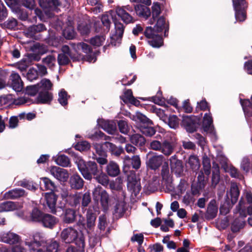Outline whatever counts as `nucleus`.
<instances>
[{
	"label": "nucleus",
	"mask_w": 252,
	"mask_h": 252,
	"mask_svg": "<svg viewBox=\"0 0 252 252\" xmlns=\"http://www.w3.org/2000/svg\"><path fill=\"white\" fill-rule=\"evenodd\" d=\"M156 21V24L153 28L147 27L146 28L144 35L148 39V42L151 46L154 48H159L163 43L162 37L159 33L164 31V36H167L169 24L166 23V19L163 16L159 17Z\"/></svg>",
	"instance_id": "nucleus-1"
},
{
	"label": "nucleus",
	"mask_w": 252,
	"mask_h": 252,
	"mask_svg": "<svg viewBox=\"0 0 252 252\" xmlns=\"http://www.w3.org/2000/svg\"><path fill=\"white\" fill-rule=\"evenodd\" d=\"M76 163L83 177L89 181L94 178L102 169L101 166L99 167L97 163L93 161L86 162L83 159L78 158Z\"/></svg>",
	"instance_id": "nucleus-2"
},
{
	"label": "nucleus",
	"mask_w": 252,
	"mask_h": 252,
	"mask_svg": "<svg viewBox=\"0 0 252 252\" xmlns=\"http://www.w3.org/2000/svg\"><path fill=\"white\" fill-rule=\"evenodd\" d=\"M60 237L62 241L65 243H74L79 248H84L85 246L83 235L79 234L76 229L71 227L63 229L61 233Z\"/></svg>",
	"instance_id": "nucleus-3"
},
{
	"label": "nucleus",
	"mask_w": 252,
	"mask_h": 252,
	"mask_svg": "<svg viewBox=\"0 0 252 252\" xmlns=\"http://www.w3.org/2000/svg\"><path fill=\"white\" fill-rule=\"evenodd\" d=\"M175 148L173 142L166 139L162 142L158 139L152 140L150 143L149 149L161 153L165 156H170L174 152Z\"/></svg>",
	"instance_id": "nucleus-4"
},
{
	"label": "nucleus",
	"mask_w": 252,
	"mask_h": 252,
	"mask_svg": "<svg viewBox=\"0 0 252 252\" xmlns=\"http://www.w3.org/2000/svg\"><path fill=\"white\" fill-rule=\"evenodd\" d=\"M91 202V194L89 192H86L84 193L82 192H75L71 194L69 197L68 203L72 207H77L80 205L84 208L89 205Z\"/></svg>",
	"instance_id": "nucleus-5"
},
{
	"label": "nucleus",
	"mask_w": 252,
	"mask_h": 252,
	"mask_svg": "<svg viewBox=\"0 0 252 252\" xmlns=\"http://www.w3.org/2000/svg\"><path fill=\"white\" fill-rule=\"evenodd\" d=\"M141 165V160L139 156L135 155L131 158L128 156H125L124 159L123 172L124 174L135 172L133 169L138 170L140 168Z\"/></svg>",
	"instance_id": "nucleus-6"
},
{
	"label": "nucleus",
	"mask_w": 252,
	"mask_h": 252,
	"mask_svg": "<svg viewBox=\"0 0 252 252\" xmlns=\"http://www.w3.org/2000/svg\"><path fill=\"white\" fill-rule=\"evenodd\" d=\"M115 11L117 15L125 24H128L134 22L135 20L131 14V13L134 14V11L131 5L117 6Z\"/></svg>",
	"instance_id": "nucleus-7"
},
{
	"label": "nucleus",
	"mask_w": 252,
	"mask_h": 252,
	"mask_svg": "<svg viewBox=\"0 0 252 252\" xmlns=\"http://www.w3.org/2000/svg\"><path fill=\"white\" fill-rule=\"evenodd\" d=\"M46 240L44 234L40 232H36L32 236V240L26 239L25 244L29 247L30 250H35L40 246H45Z\"/></svg>",
	"instance_id": "nucleus-8"
},
{
	"label": "nucleus",
	"mask_w": 252,
	"mask_h": 252,
	"mask_svg": "<svg viewBox=\"0 0 252 252\" xmlns=\"http://www.w3.org/2000/svg\"><path fill=\"white\" fill-rule=\"evenodd\" d=\"M235 11V18L237 21H244L246 17L245 9L247 7L245 0H232Z\"/></svg>",
	"instance_id": "nucleus-9"
},
{
	"label": "nucleus",
	"mask_w": 252,
	"mask_h": 252,
	"mask_svg": "<svg viewBox=\"0 0 252 252\" xmlns=\"http://www.w3.org/2000/svg\"><path fill=\"white\" fill-rule=\"evenodd\" d=\"M94 197L98 195L100 197V202L104 211H107L109 209L110 198L108 193L105 190L102 189V188L98 186L94 189L93 191Z\"/></svg>",
	"instance_id": "nucleus-10"
},
{
	"label": "nucleus",
	"mask_w": 252,
	"mask_h": 252,
	"mask_svg": "<svg viewBox=\"0 0 252 252\" xmlns=\"http://www.w3.org/2000/svg\"><path fill=\"white\" fill-rule=\"evenodd\" d=\"M127 178V188L135 193H138L141 189L140 180H137L135 176V172L125 174Z\"/></svg>",
	"instance_id": "nucleus-11"
},
{
	"label": "nucleus",
	"mask_w": 252,
	"mask_h": 252,
	"mask_svg": "<svg viewBox=\"0 0 252 252\" xmlns=\"http://www.w3.org/2000/svg\"><path fill=\"white\" fill-rule=\"evenodd\" d=\"M95 212L94 207V206H89L86 214V223H82L83 227H84L85 229L91 230L94 227L95 221L96 218Z\"/></svg>",
	"instance_id": "nucleus-12"
},
{
	"label": "nucleus",
	"mask_w": 252,
	"mask_h": 252,
	"mask_svg": "<svg viewBox=\"0 0 252 252\" xmlns=\"http://www.w3.org/2000/svg\"><path fill=\"white\" fill-rule=\"evenodd\" d=\"M50 173L57 180L65 182L67 180L69 174L66 170L58 166H52L49 169Z\"/></svg>",
	"instance_id": "nucleus-13"
},
{
	"label": "nucleus",
	"mask_w": 252,
	"mask_h": 252,
	"mask_svg": "<svg viewBox=\"0 0 252 252\" xmlns=\"http://www.w3.org/2000/svg\"><path fill=\"white\" fill-rule=\"evenodd\" d=\"M9 84L16 92H21L23 88V82L18 73L13 71L9 76Z\"/></svg>",
	"instance_id": "nucleus-14"
},
{
	"label": "nucleus",
	"mask_w": 252,
	"mask_h": 252,
	"mask_svg": "<svg viewBox=\"0 0 252 252\" xmlns=\"http://www.w3.org/2000/svg\"><path fill=\"white\" fill-rule=\"evenodd\" d=\"M171 169L178 176H180L183 173V165L181 160L178 159L175 155L170 158Z\"/></svg>",
	"instance_id": "nucleus-15"
},
{
	"label": "nucleus",
	"mask_w": 252,
	"mask_h": 252,
	"mask_svg": "<svg viewBox=\"0 0 252 252\" xmlns=\"http://www.w3.org/2000/svg\"><path fill=\"white\" fill-rule=\"evenodd\" d=\"M164 157L162 155L153 156L148 159L147 166L151 170H156L161 165Z\"/></svg>",
	"instance_id": "nucleus-16"
},
{
	"label": "nucleus",
	"mask_w": 252,
	"mask_h": 252,
	"mask_svg": "<svg viewBox=\"0 0 252 252\" xmlns=\"http://www.w3.org/2000/svg\"><path fill=\"white\" fill-rule=\"evenodd\" d=\"M182 123L185 129L189 133L193 132L197 128V120L195 117H185Z\"/></svg>",
	"instance_id": "nucleus-17"
},
{
	"label": "nucleus",
	"mask_w": 252,
	"mask_h": 252,
	"mask_svg": "<svg viewBox=\"0 0 252 252\" xmlns=\"http://www.w3.org/2000/svg\"><path fill=\"white\" fill-rule=\"evenodd\" d=\"M76 218V212L74 209L66 208L63 211L62 215L63 221L67 224L74 222Z\"/></svg>",
	"instance_id": "nucleus-18"
},
{
	"label": "nucleus",
	"mask_w": 252,
	"mask_h": 252,
	"mask_svg": "<svg viewBox=\"0 0 252 252\" xmlns=\"http://www.w3.org/2000/svg\"><path fill=\"white\" fill-rule=\"evenodd\" d=\"M133 9L137 16L146 20L151 15L150 8L146 5L137 4L134 6Z\"/></svg>",
	"instance_id": "nucleus-19"
},
{
	"label": "nucleus",
	"mask_w": 252,
	"mask_h": 252,
	"mask_svg": "<svg viewBox=\"0 0 252 252\" xmlns=\"http://www.w3.org/2000/svg\"><path fill=\"white\" fill-rule=\"evenodd\" d=\"M58 222V220L55 217L49 214H45L40 223L46 228L53 229Z\"/></svg>",
	"instance_id": "nucleus-20"
},
{
	"label": "nucleus",
	"mask_w": 252,
	"mask_h": 252,
	"mask_svg": "<svg viewBox=\"0 0 252 252\" xmlns=\"http://www.w3.org/2000/svg\"><path fill=\"white\" fill-rule=\"evenodd\" d=\"M46 30V28L45 25L43 24H39L37 25H32L29 27L25 31V34L28 37L34 38L36 33Z\"/></svg>",
	"instance_id": "nucleus-21"
},
{
	"label": "nucleus",
	"mask_w": 252,
	"mask_h": 252,
	"mask_svg": "<svg viewBox=\"0 0 252 252\" xmlns=\"http://www.w3.org/2000/svg\"><path fill=\"white\" fill-rule=\"evenodd\" d=\"M46 203L50 209V212L53 214H56V205L57 200V196L53 192L47 193L45 196Z\"/></svg>",
	"instance_id": "nucleus-22"
},
{
	"label": "nucleus",
	"mask_w": 252,
	"mask_h": 252,
	"mask_svg": "<svg viewBox=\"0 0 252 252\" xmlns=\"http://www.w3.org/2000/svg\"><path fill=\"white\" fill-rule=\"evenodd\" d=\"M216 203L215 200H212L209 203L205 214V218L207 220H212L216 217L218 213V207Z\"/></svg>",
	"instance_id": "nucleus-23"
},
{
	"label": "nucleus",
	"mask_w": 252,
	"mask_h": 252,
	"mask_svg": "<svg viewBox=\"0 0 252 252\" xmlns=\"http://www.w3.org/2000/svg\"><path fill=\"white\" fill-rule=\"evenodd\" d=\"M69 184L72 189H80L83 187L84 181L78 174H75L71 176Z\"/></svg>",
	"instance_id": "nucleus-24"
},
{
	"label": "nucleus",
	"mask_w": 252,
	"mask_h": 252,
	"mask_svg": "<svg viewBox=\"0 0 252 252\" xmlns=\"http://www.w3.org/2000/svg\"><path fill=\"white\" fill-rule=\"evenodd\" d=\"M25 194V191L21 189H15L10 190L4 195V197L7 199H15L24 196Z\"/></svg>",
	"instance_id": "nucleus-25"
},
{
	"label": "nucleus",
	"mask_w": 252,
	"mask_h": 252,
	"mask_svg": "<svg viewBox=\"0 0 252 252\" xmlns=\"http://www.w3.org/2000/svg\"><path fill=\"white\" fill-rule=\"evenodd\" d=\"M107 174L110 177H116L120 173V169L118 164L113 161H110L106 168Z\"/></svg>",
	"instance_id": "nucleus-26"
},
{
	"label": "nucleus",
	"mask_w": 252,
	"mask_h": 252,
	"mask_svg": "<svg viewBox=\"0 0 252 252\" xmlns=\"http://www.w3.org/2000/svg\"><path fill=\"white\" fill-rule=\"evenodd\" d=\"M101 127L109 134H113L117 130L116 123L112 121L103 120L100 124Z\"/></svg>",
	"instance_id": "nucleus-27"
},
{
	"label": "nucleus",
	"mask_w": 252,
	"mask_h": 252,
	"mask_svg": "<svg viewBox=\"0 0 252 252\" xmlns=\"http://www.w3.org/2000/svg\"><path fill=\"white\" fill-rule=\"evenodd\" d=\"M53 99L52 94L49 91H40L37 96V102L42 104H49Z\"/></svg>",
	"instance_id": "nucleus-28"
},
{
	"label": "nucleus",
	"mask_w": 252,
	"mask_h": 252,
	"mask_svg": "<svg viewBox=\"0 0 252 252\" xmlns=\"http://www.w3.org/2000/svg\"><path fill=\"white\" fill-rule=\"evenodd\" d=\"M151 12L152 17L150 20V23L153 24L156 20L160 16V14L161 12L160 4L158 2H153Z\"/></svg>",
	"instance_id": "nucleus-29"
},
{
	"label": "nucleus",
	"mask_w": 252,
	"mask_h": 252,
	"mask_svg": "<svg viewBox=\"0 0 252 252\" xmlns=\"http://www.w3.org/2000/svg\"><path fill=\"white\" fill-rule=\"evenodd\" d=\"M115 24V33L113 35L112 38L114 39L118 40L121 39L123 35L125 27L124 25L116 19L113 20Z\"/></svg>",
	"instance_id": "nucleus-30"
},
{
	"label": "nucleus",
	"mask_w": 252,
	"mask_h": 252,
	"mask_svg": "<svg viewBox=\"0 0 252 252\" xmlns=\"http://www.w3.org/2000/svg\"><path fill=\"white\" fill-rule=\"evenodd\" d=\"M2 240L4 243L14 244L19 242L20 237L15 233L9 232L3 235Z\"/></svg>",
	"instance_id": "nucleus-31"
},
{
	"label": "nucleus",
	"mask_w": 252,
	"mask_h": 252,
	"mask_svg": "<svg viewBox=\"0 0 252 252\" xmlns=\"http://www.w3.org/2000/svg\"><path fill=\"white\" fill-rule=\"evenodd\" d=\"M130 142L137 147H142L145 145L146 143V139L145 137L138 133L132 134L130 136Z\"/></svg>",
	"instance_id": "nucleus-32"
},
{
	"label": "nucleus",
	"mask_w": 252,
	"mask_h": 252,
	"mask_svg": "<svg viewBox=\"0 0 252 252\" xmlns=\"http://www.w3.org/2000/svg\"><path fill=\"white\" fill-rule=\"evenodd\" d=\"M18 204L12 201H5L0 204V212L12 211L18 209Z\"/></svg>",
	"instance_id": "nucleus-33"
},
{
	"label": "nucleus",
	"mask_w": 252,
	"mask_h": 252,
	"mask_svg": "<svg viewBox=\"0 0 252 252\" xmlns=\"http://www.w3.org/2000/svg\"><path fill=\"white\" fill-rule=\"evenodd\" d=\"M108 142H104L102 144H96L94 145L96 155L97 156L107 157V151H108V148L106 145Z\"/></svg>",
	"instance_id": "nucleus-34"
},
{
	"label": "nucleus",
	"mask_w": 252,
	"mask_h": 252,
	"mask_svg": "<svg viewBox=\"0 0 252 252\" xmlns=\"http://www.w3.org/2000/svg\"><path fill=\"white\" fill-rule=\"evenodd\" d=\"M213 119L211 113H206L203 117V127L204 131L208 132L212 130Z\"/></svg>",
	"instance_id": "nucleus-35"
},
{
	"label": "nucleus",
	"mask_w": 252,
	"mask_h": 252,
	"mask_svg": "<svg viewBox=\"0 0 252 252\" xmlns=\"http://www.w3.org/2000/svg\"><path fill=\"white\" fill-rule=\"evenodd\" d=\"M45 213L39 210L36 208L32 209L31 213V219L32 221L39 222L40 223Z\"/></svg>",
	"instance_id": "nucleus-36"
},
{
	"label": "nucleus",
	"mask_w": 252,
	"mask_h": 252,
	"mask_svg": "<svg viewBox=\"0 0 252 252\" xmlns=\"http://www.w3.org/2000/svg\"><path fill=\"white\" fill-rule=\"evenodd\" d=\"M246 222L240 218L235 219L231 223V229L233 232H237L244 227Z\"/></svg>",
	"instance_id": "nucleus-37"
},
{
	"label": "nucleus",
	"mask_w": 252,
	"mask_h": 252,
	"mask_svg": "<svg viewBox=\"0 0 252 252\" xmlns=\"http://www.w3.org/2000/svg\"><path fill=\"white\" fill-rule=\"evenodd\" d=\"M94 179L99 184L105 187L107 186L109 184V178L108 176L103 172L102 169L100 170V172H99L98 175L95 176Z\"/></svg>",
	"instance_id": "nucleus-38"
},
{
	"label": "nucleus",
	"mask_w": 252,
	"mask_h": 252,
	"mask_svg": "<svg viewBox=\"0 0 252 252\" xmlns=\"http://www.w3.org/2000/svg\"><path fill=\"white\" fill-rule=\"evenodd\" d=\"M244 112L247 116H252V103L249 99L241 100Z\"/></svg>",
	"instance_id": "nucleus-39"
},
{
	"label": "nucleus",
	"mask_w": 252,
	"mask_h": 252,
	"mask_svg": "<svg viewBox=\"0 0 252 252\" xmlns=\"http://www.w3.org/2000/svg\"><path fill=\"white\" fill-rule=\"evenodd\" d=\"M130 119L134 121L142 123L143 124H151L152 121L147 118L145 115L140 113H137L130 117Z\"/></svg>",
	"instance_id": "nucleus-40"
},
{
	"label": "nucleus",
	"mask_w": 252,
	"mask_h": 252,
	"mask_svg": "<svg viewBox=\"0 0 252 252\" xmlns=\"http://www.w3.org/2000/svg\"><path fill=\"white\" fill-rule=\"evenodd\" d=\"M106 145L108 148V151H110L112 155L116 157H119L124 153V150L122 147H118L112 143L108 142V143L106 144Z\"/></svg>",
	"instance_id": "nucleus-41"
},
{
	"label": "nucleus",
	"mask_w": 252,
	"mask_h": 252,
	"mask_svg": "<svg viewBox=\"0 0 252 252\" xmlns=\"http://www.w3.org/2000/svg\"><path fill=\"white\" fill-rule=\"evenodd\" d=\"M25 113H21L17 116H12L9 120L8 126L10 128H15L18 126L19 120L24 119Z\"/></svg>",
	"instance_id": "nucleus-42"
},
{
	"label": "nucleus",
	"mask_w": 252,
	"mask_h": 252,
	"mask_svg": "<svg viewBox=\"0 0 252 252\" xmlns=\"http://www.w3.org/2000/svg\"><path fill=\"white\" fill-rule=\"evenodd\" d=\"M188 163L193 171H197L200 166L199 159L195 155H191L189 157Z\"/></svg>",
	"instance_id": "nucleus-43"
},
{
	"label": "nucleus",
	"mask_w": 252,
	"mask_h": 252,
	"mask_svg": "<svg viewBox=\"0 0 252 252\" xmlns=\"http://www.w3.org/2000/svg\"><path fill=\"white\" fill-rule=\"evenodd\" d=\"M45 190H49L52 191H55L57 189V186L55 183L47 177L41 178Z\"/></svg>",
	"instance_id": "nucleus-44"
},
{
	"label": "nucleus",
	"mask_w": 252,
	"mask_h": 252,
	"mask_svg": "<svg viewBox=\"0 0 252 252\" xmlns=\"http://www.w3.org/2000/svg\"><path fill=\"white\" fill-rule=\"evenodd\" d=\"M45 246L47 252H58L60 243L56 240H52L48 242H46Z\"/></svg>",
	"instance_id": "nucleus-45"
},
{
	"label": "nucleus",
	"mask_w": 252,
	"mask_h": 252,
	"mask_svg": "<svg viewBox=\"0 0 252 252\" xmlns=\"http://www.w3.org/2000/svg\"><path fill=\"white\" fill-rule=\"evenodd\" d=\"M69 97L70 96L68 95L67 93L64 89H62L59 93L58 100L62 106H64L67 105L68 99Z\"/></svg>",
	"instance_id": "nucleus-46"
},
{
	"label": "nucleus",
	"mask_w": 252,
	"mask_h": 252,
	"mask_svg": "<svg viewBox=\"0 0 252 252\" xmlns=\"http://www.w3.org/2000/svg\"><path fill=\"white\" fill-rule=\"evenodd\" d=\"M231 201L233 204H234L237 201L239 196L240 192L237 186L233 184L231 186L230 190Z\"/></svg>",
	"instance_id": "nucleus-47"
},
{
	"label": "nucleus",
	"mask_w": 252,
	"mask_h": 252,
	"mask_svg": "<svg viewBox=\"0 0 252 252\" xmlns=\"http://www.w3.org/2000/svg\"><path fill=\"white\" fill-rule=\"evenodd\" d=\"M63 36L67 39H73L76 35L73 27L69 26L67 27L63 32Z\"/></svg>",
	"instance_id": "nucleus-48"
},
{
	"label": "nucleus",
	"mask_w": 252,
	"mask_h": 252,
	"mask_svg": "<svg viewBox=\"0 0 252 252\" xmlns=\"http://www.w3.org/2000/svg\"><path fill=\"white\" fill-rule=\"evenodd\" d=\"M161 175L162 179L166 181H169L171 178V174L169 171L168 164L165 162L162 166Z\"/></svg>",
	"instance_id": "nucleus-49"
},
{
	"label": "nucleus",
	"mask_w": 252,
	"mask_h": 252,
	"mask_svg": "<svg viewBox=\"0 0 252 252\" xmlns=\"http://www.w3.org/2000/svg\"><path fill=\"white\" fill-rule=\"evenodd\" d=\"M42 61L49 68H52L55 66L56 58L54 55H49L45 58H43Z\"/></svg>",
	"instance_id": "nucleus-50"
},
{
	"label": "nucleus",
	"mask_w": 252,
	"mask_h": 252,
	"mask_svg": "<svg viewBox=\"0 0 252 252\" xmlns=\"http://www.w3.org/2000/svg\"><path fill=\"white\" fill-rule=\"evenodd\" d=\"M56 162L57 164L63 167H67L70 164L69 158L64 155L59 156L56 159Z\"/></svg>",
	"instance_id": "nucleus-51"
},
{
	"label": "nucleus",
	"mask_w": 252,
	"mask_h": 252,
	"mask_svg": "<svg viewBox=\"0 0 252 252\" xmlns=\"http://www.w3.org/2000/svg\"><path fill=\"white\" fill-rule=\"evenodd\" d=\"M153 123L151 125H152ZM144 126H141L140 127V131L144 135H145L147 136H152L154 135L156 131L155 129L153 126H145V124H144ZM148 125H149L150 124H147Z\"/></svg>",
	"instance_id": "nucleus-52"
},
{
	"label": "nucleus",
	"mask_w": 252,
	"mask_h": 252,
	"mask_svg": "<svg viewBox=\"0 0 252 252\" xmlns=\"http://www.w3.org/2000/svg\"><path fill=\"white\" fill-rule=\"evenodd\" d=\"M39 5L43 8L48 6H58L60 5L59 0H38Z\"/></svg>",
	"instance_id": "nucleus-53"
},
{
	"label": "nucleus",
	"mask_w": 252,
	"mask_h": 252,
	"mask_svg": "<svg viewBox=\"0 0 252 252\" xmlns=\"http://www.w3.org/2000/svg\"><path fill=\"white\" fill-rule=\"evenodd\" d=\"M18 25L17 21L13 18H10L2 24V27L10 30H15Z\"/></svg>",
	"instance_id": "nucleus-54"
},
{
	"label": "nucleus",
	"mask_w": 252,
	"mask_h": 252,
	"mask_svg": "<svg viewBox=\"0 0 252 252\" xmlns=\"http://www.w3.org/2000/svg\"><path fill=\"white\" fill-rule=\"evenodd\" d=\"M207 178L206 179H205L203 171L202 170L200 171L198 173V175L197 178V183H196L199 185L200 189L205 188L207 182Z\"/></svg>",
	"instance_id": "nucleus-55"
},
{
	"label": "nucleus",
	"mask_w": 252,
	"mask_h": 252,
	"mask_svg": "<svg viewBox=\"0 0 252 252\" xmlns=\"http://www.w3.org/2000/svg\"><path fill=\"white\" fill-rule=\"evenodd\" d=\"M118 126L120 131L125 134H126L129 131L130 128L127 121L121 120L118 122Z\"/></svg>",
	"instance_id": "nucleus-56"
},
{
	"label": "nucleus",
	"mask_w": 252,
	"mask_h": 252,
	"mask_svg": "<svg viewBox=\"0 0 252 252\" xmlns=\"http://www.w3.org/2000/svg\"><path fill=\"white\" fill-rule=\"evenodd\" d=\"M105 40L104 35H96L90 40V43L94 46H100L102 45Z\"/></svg>",
	"instance_id": "nucleus-57"
},
{
	"label": "nucleus",
	"mask_w": 252,
	"mask_h": 252,
	"mask_svg": "<svg viewBox=\"0 0 252 252\" xmlns=\"http://www.w3.org/2000/svg\"><path fill=\"white\" fill-rule=\"evenodd\" d=\"M39 84L40 85L39 87L41 89V91H49L51 90L53 86L51 82L49 79H46L42 80Z\"/></svg>",
	"instance_id": "nucleus-58"
},
{
	"label": "nucleus",
	"mask_w": 252,
	"mask_h": 252,
	"mask_svg": "<svg viewBox=\"0 0 252 252\" xmlns=\"http://www.w3.org/2000/svg\"><path fill=\"white\" fill-rule=\"evenodd\" d=\"M168 124L171 128L176 129L179 127V119L176 115L170 116L168 118Z\"/></svg>",
	"instance_id": "nucleus-59"
},
{
	"label": "nucleus",
	"mask_w": 252,
	"mask_h": 252,
	"mask_svg": "<svg viewBox=\"0 0 252 252\" xmlns=\"http://www.w3.org/2000/svg\"><path fill=\"white\" fill-rule=\"evenodd\" d=\"M69 57V56L65 55V54H59L57 58L59 64L60 65L67 64L70 62Z\"/></svg>",
	"instance_id": "nucleus-60"
},
{
	"label": "nucleus",
	"mask_w": 252,
	"mask_h": 252,
	"mask_svg": "<svg viewBox=\"0 0 252 252\" xmlns=\"http://www.w3.org/2000/svg\"><path fill=\"white\" fill-rule=\"evenodd\" d=\"M231 205L228 200H225L221 204L220 208V212L221 215H225L229 212Z\"/></svg>",
	"instance_id": "nucleus-61"
},
{
	"label": "nucleus",
	"mask_w": 252,
	"mask_h": 252,
	"mask_svg": "<svg viewBox=\"0 0 252 252\" xmlns=\"http://www.w3.org/2000/svg\"><path fill=\"white\" fill-rule=\"evenodd\" d=\"M38 77V71L36 69L33 68H30L27 73V78L31 81L37 79Z\"/></svg>",
	"instance_id": "nucleus-62"
},
{
	"label": "nucleus",
	"mask_w": 252,
	"mask_h": 252,
	"mask_svg": "<svg viewBox=\"0 0 252 252\" xmlns=\"http://www.w3.org/2000/svg\"><path fill=\"white\" fill-rule=\"evenodd\" d=\"M17 17L22 21L29 20L28 13L26 10L23 9L17 8L16 10Z\"/></svg>",
	"instance_id": "nucleus-63"
},
{
	"label": "nucleus",
	"mask_w": 252,
	"mask_h": 252,
	"mask_svg": "<svg viewBox=\"0 0 252 252\" xmlns=\"http://www.w3.org/2000/svg\"><path fill=\"white\" fill-rule=\"evenodd\" d=\"M90 25L82 23L78 25V30L82 35H86L90 32Z\"/></svg>",
	"instance_id": "nucleus-64"
}]
</instances>
